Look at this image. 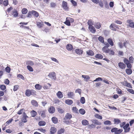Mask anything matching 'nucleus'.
<instances>
[{
    "label": "nucleus",
    "instance_id": "52",
    "mask_svg": "<svg viewBox=\"0 0 134 134\" xmlns=\"http://www.w3.org/2000/svg\"><path fill=\"white\" fill-rule=\"evenodd\" d=\"M80 102L82 104H84L85 102V99L84 97H82L80 98Z\"/></svg>",
    "mask_w": 134,
    "mask_h": 134
},
{
    "label": "nucleus",
    "instance_id": "57",
    "mask_svg": "<svg viewBox=\"0 0 134 134\" xmlns=\"http://www.w3.org/2000/svg\"><path fill=\"white\" fill-rule=\"evenodd\" d=\"M103 81L102 78L100 77H98L96 78V79L93 81V82L100 81Z\"/></svg>",
    "mask_w": 134,
    "mask_h": 134
},
{
    "label": "nucleus",
    "instance_id": "1",
    "mask_svg": "<svg viewBox=\"0 0 134 134\" xmlns=\"http://www.w3.org/2000/svg\"><path fill=\"white\" fill-rule=\"evenodd\" d=\"M120 126L121 128H123L125 133L129 132L131 130V128L129 127L130 126L129 123H126L125 121L123 122L120 124Z\"/></svg>",
    "mask_w": 134,
    "mask_h": 134
},
{
    "label": "nucleus",
    "instance_id": "9",
    "mask_svg": "<svg viewBox=\"0 0 134 134\" xmlns=\"http://www.w3.org/2000/svg\"><path fill=\"white\" fill-rule=\"evenodd\" d=\"M72 118V116L71 114L69 113H67L65 114V117L63 119V120H65L67 119H70Z\"/></svg>",
    "mask_w": 134,
    "mask_h": 134
},
{
    "label": "nucleus",
    "instance_id": "23",
    "mask_svg": "<svg viewBox=\"0 0 134 134\" xmlns=\"http://www.w3.org/2000/svg\"><path fill=\"white\" fill-rule=\"evenodd\" d=\"M104 52L105 53H109V55H114L115 54L114 52L112 49H109V51H108Z\"/></svg>",
    "mask_w": 134,
    "mask_h": 134
},
{
    "label": "nucleus",
    "instance_id": "40",
    "mask_svg": "<svg viewBox=\"0 0 134 134\" xmlns=\"http://www.w3.org/2000/svg\"><path fill=\"white\" fill-rule=\"evenodd\" d=\"M98 40L101 42L104 43V38L103 37L100 36L98 38Z\"/></svg>",
    "mask_w": 134,
    "mask_h": 134
},
{
    "label": "nucleus",
    "instance_id": "2",
    "mask_svg": "<svg viewBox=\"0 0 134 134\" xmlns=\"http://www.w3.org/2000/svg\"><path fill=\"white\" fill-rule=\"evenodd\" d=\"M105 45L104 47L102 48V50L103 52H104L108 51H109V49L108 48L110 47V45L108 43V42H104V43H103Z\"/></svg>",
    "mask_w": 134,
    "mask_h": 134
},
{
    "label": "nucleus",
    "instance_id": "20",
    "mask_svg": "<svg viewBox=\"0 0 134 134\" xmlns=\"http://www.w3.org/2000/svg\"><path fill=\"white\" fill-rule=\"evenodd\" d=\"M56 95L59 98H61L63 97V94L60 91H58Z\"/></svg>",
    "mask_w": 134,
    "mask_h": 134
},
{
    "label": "nucleus",
    "instance_id": "44",
    "mask_svg": "<svg viewBox=\"0 0 134 134\" xmlns=\"http://www.w3.org/2000/svg\"><path fill=\"white\" fill-rule=\"evenodd\" d=\"M123 131V129H118L117 128L116 134H120L122 133Z\"/></svg>",
    "mask_w": 134,
    "mask_h": 134
},
{
    "label": "nucleus",
    "instance_id": "45",
    "mask_svg": "<svg viewBox=\"0 0 134 134\" xmlns=\"http://www.w3.org/2000/svg\"><path fill=\"white\" fill-rule=\"evenodd\" d=\"M0 88L2 91H4L6 90V87L5 85H0Z\"/></svg>",
    "mask_w": 134,
    "mask_h": 134
},
{
    "label": "nucleus",
    "instance_id": "48",
    "mask_svg": "<svg viewBox=\"0 0 134 134\" xmlns=\"http://www.w3.org/2000/svg\"><path fill=\"white\" fill-rule=\"evenodd\" d=\"M58 112L60 114H62L64 112V110L60 108V107L57 108Z\"/></svg>",
    "mask_w": 134,
    "mask_h": 134
},
{
    "label": "nucleus",
    "instance_id": "17",
    "mask_svg": "<svg viewBox=\"0 0 134 134\" xmlns=\"http://www.w3.org/2000/svg\"><path fill=\"white\" fill-rule=\"evenodd\" d=\"M66 48L68 51H71L73 48V47L71 44H68L66 46Z\"/></svg>",
    "mask_w": 134,
    "mask_h": 134
},
{
    "label": "nucleus",
    "instance_id": "60",
    "mask_svg": "<svg viewBox=\"0 0 134 134\" xmlns=\"http://www.w3.org/2000/svg\"><path fill=\"white\" fill-rule=\"evenodd\" d=\"M45 112V110H43L42 111V113L41 114V116L43 118H45L46 116Z\"/></svg>",
    "mask_w": 134,
    "mask_h": 134
},
{
    "label": "nucleus",
    "instance_id": "31",
    "mask_svg": "<svg viewBox=\"0 0 134 134\" xmlns=\"http://www.w3.org/2000/svg\"><path fill=\"white\" fill-rule=\"evenodd\" d=\"M37 26L40 28H41L44 25L43 23L42 22H38L37 23Z\"/></svg>",
    "mask_w": 134,
    "mask_h": 134
},
{
    "label": "nucleus",
    "instance_id": "13",
    "mask_svg": "<svg viewBox=\"0 0 134 134\" xmlns=\"http://www.w3.org/2000/svg\"><path fill=\"white\" fill-rule=\"evenodd\" d=\"M88 29L90 32L92 33H95L96 31V29L93 26H89Z\"/></svg>",
    "mask_w": 134,
    "mask_h": 134
},
{
    "label": "nucleus",
    "instance_id": "38",
    "mask_svg": "<svg viewBox=\"0 0 134 134\" xmlns=\"http://www.w3.org/2000/svg\"><path fill=\"white\" fill-rule=\"evenodd\" d=\"M79 113L81 115H83L86 113L85 110L83 108H81L79 110Z\"/></svg>",
    "mask_w": 134,
    "mask_h": 134
},
{
    "label": "nucleus",
    "instance_id": "6",
    "mask_svg": "<svg viewBox=\"0 0 134 134\" xmlns=\"http://www.w3.org/2000/svg\"><path fill=\"white\" fill-rule=\"evenodd\" d=\"M127 22L129 24V26L131 28H134V22L131 19L128 20Z\"/></svg>",
    "mask_w": 134,
    "mask_h": 134
},
{
    "label": "nucleus",
    "instance_id": "32",
    "mask_svg": "<svg viewBox=\"0 0 134 134\" xmlns=\"http://www.w3.org/2000/svg\"><path fill=\"white\" fill-rule=\"evenodd\" d=\"M27 9L25 8H23L21 10V12L23 14H26L28 12Z\"/></svg>",
    "mask_w": 134,
    "mask_h": 134
},
{
    "label": "nucleus",
    "instance_id": "22",
    "mask_svg": "<svg viewBox=\"0 0 134 134\" xmlns=\"http://www.w3.org/2000/svg\"><path fill=\"white\" fill-rule=\"evenodd\" d=\"M65 103L68 105H70L73 103V102L72 100L68 99L65 100Z\"/></svg>",
    "mask_w": 134,
    "mask_h": 134
},
{
    "label": "nucleus",
    "instance_id": "15",
    "mask_svg": "<svg viewBox=\"0 0 134 134\" xmlns=\"http://www.w3.org/2000/svg\"><path fill=\"white\" fill-rule=\"evenodd\" d=\"M91 121L93 123H94L95 125H101V123L99 122L98 120L96 119H92L91 120Z\"/></svg>",
    "mask_w": 134,
    "mask_h": 134
},
{
    "label": "nucleus",
    "instance_id": "64",
    "mask_svg": "<svg viewBox=\"0 0 134 134\" xmlns=\"http://www.w3.org/2000/svg\"><path fill=\"white\" fill-rule=\"evenodd\" d=\"M104 33L105 36H107L109 34V31L105 30L104 31Z\"/></svg>",
    "mask_w": 134,
    "mask_h": 134
},
{
    "label": "nucleus",
    "instance_id": "5",
    "mask_svg": "<svg viewBox=\"0 0 134 134\" xmlns=\"http://www.w3.org/2000/svg\"><path fill=\"white\" fill-rule=\"evenodd\" d=\"M56 74L55 72L53 71L50 72L48 75V76L51 78L55 80L56 79Z\"/></svg>",
    "mask_w": 134,
    "mask_h": 134
},
{
    "label": "nucleus",
    "instance_id": "54",
    "mask_svg": "<svg viewBox=\"0 0 134 134\" xmlns=\"http://www.w3.org/2000/svg\"><path fill=\"white\" fill-rule=\"evenodd\" d=\"M26 64L28 65H30L32 66L34 65V63L31 60H28L26 62Z\"/></svg>",
    "mask_w": 134,
    "mask_h": 134
},
{
    "label": "nucleus",
    "instance_id": "4",
    "mask_svg": "<svg viewBox=\"0 0 134 134\" xmlns=\"http://www.w3.org/2000/svg\"><path fill=\"white\" fill-rule=\"evenodd\" d=\"M62 7L65 10H68L69 9L67 2L64 1L62 2Z\"/></svg>",
    "mask_w": 134,
    "mask_h": 134
},
{
    "label": "nucleus",
    "instance_id": "34",
    "mask_svg": "<svg viewBox=\"0 0 134 134\" xmlns=\"http://www.w3.org/2000/svg\"><path fill=\"white\" fill-rule=\"evenodd\" d=\"M82 77L84 78L86 81H87L90 79V77L87 75H82Z\"/></svg>",
    "mask_w": 134,
    "mask_h": 134
},
{
    "label": "nucleus",
    "instance_id": "14",
    "mask_svg": "<svg viewBox=\"0 0 134 134\" xmlns=\"http://www.w3.org/2000/svg\"><path fill=\"white\" fill-rule=\"evenodd\" d=\"M57 131V129L54 127H51L50 129V134H55Z\"/></svg>",
    "mask_w": 134,
    "mask_h": 134
},
{
    "label": "nucleus",
    "instance_id": "63",
    "mask_svg": "<svg viewBox=\"0 0 134 134\" xmlns=\"http://www.w3.org/2000/svg\"><path fill=\"white\" fill-rule=\"evenodd\" d=\"M13 119L12 118L8 120L5 123L6 125H8L11 123L13 120Z\"/></svg>",
    "mask_w": 134,
    "mask_h": 134
},
{
    "label": "nucleus",
    "instance_id": "16",
    "mask_svg": "<svg viewBox=\"0 0 134 134\" xmlns=\"http://www.w3.org/2000/svg\"><path fill=\"white\" fill-rule=\"evenodd\" d=\"M52 122L54 124H56L58 122V119L55 117H52L51 118Z\"/></svg>",
    "mask_w": 134,
    "mask_h": 134
},
{
    "label": "nucleus",
    "instance_id": "43",
    "mask_svg": "<svg viewBox=\"0 0 134 134\" xmlns=\"http://www.w3.org/2000/svg\"><path fill=\"white\" fill-rule=\"evenodd\" d=\"M104 3L105 8L107 9H109V7L107 1L106 0L104 2Z\"/></svg>",
    "mask_w": 134,
    "mask_h": 134
},
{
    "label": "nucleus",
    "instance_id": "49",
    "mask_svg": "<svg viewBox=\"0 0 134 134\" xmlns=\"http://www.w3.org/2000/svg\"><path fill=\"white\" fill-rule=\"evenodd\" d=\"M72 111L74 112L75 113L78 114L79 113L78 112V109L76 108V107H74L72 108Z\"/></svg>",
    "mask_w": 134,
    "mask_h": 134
},
{
    "label": "nucleus",
    "instance_id": "8",
    "mask_svg": "<svg viewBox=\"0 0 134 134\" xmlns=\"http://www.w3.org/2000/svg\"><path fill=\"white\" fill-rule=\"evenodd\" d=\"M11 14L14 17H16L18 16L19 13L18 11L15 9H14L12 11Z\"/></svg>",
    "mask_w": 134,
    "mask_h": 134
},
{
    "label": "nucleus",
    "instance_id": "10",
    "mask_svg": "<svg viewBox=\"0 0 134 134\" xmlns=\"http://www.w3.org/2000/svg\"><path fill=\"white\" fill-rule=\"evenodd\" d=\"M55 111V107L53 106H51L48 109L49 112L51 114L54 113Z\"/></svg>",
    "mask_w": 134,
    "mask_h": 134
},
{
    "label": "nucleus",
    "instance_id": "47",
    "mask_svg": "<svg viewBox=\"0 0 134 134\" xmlns=\"http://www.w3.org/2000/svg\"><path fill=\"white\" fill-rule=\"evenodd\" d=\"M94 117L100 120L102 119L103 118L102 115L97 114H96L94 115Z\"/></svg>",
    "mask_w": 134,
    "mask_h": 134
},
{
    "label": "nucleus",
    "instance_id": "61",
    "mask_svg": "<svg viewBox=\"0 0 134 134\" xmlns=\"http://www.w3.org/2000/svg\"><path fill=\"white\" fill-rule=\"evenodd\" d=\"M123 62L126 65V64H127L129 62V61L128 59L126 58H124V59H123Z\"/></svg>",
    "mask_w": 134,
    "mask_h": 134
},
{
    "label": "nucleus",
    "instance_id": "24",
    "mask_svg": "<svg viewBox=\"0 0 134 134\" xmlns=\"http://www.w3.org/2000/svg\"><path fill=\"white\" fill-rule=\"evenodd\" d=\"M95 57V58L99 59H101L103 58V56L101 54H97L96 55Z\"/></svg>",
    "mask_w": 134,
    "mask_h": 134
},
{
    "label": "nucleus",
    "instance_id": "39",
    "mask_svg": "<svg viewBox=\"0 0 134 134\" xmlns=\"http://www.w3.org/2000/svg\"><path fill=\"white\" fill-rule=\"evenodd\" d=\"M31 113L32 116L33 117H35L37 114L36 112L34 110H33L31 112Z\"/></svg>",
    "mask_w": 134,
    "mask_h": 134
},
{
    "label": "nucleus",
    "instance_id": "50",
    "mask_svg": "<svg viewBox=\"0 0 134 134\" xmlns=\"http://www.w3.org/2000/svg\"><path fill=\"white\" fill-rule=\"evenodd\" d=\"M125 85V86L128 87L132 88V85L131 83H130L127 82L126 81V85Z\"/></svg>",
    "mask_w": 134,
    "mask_h": 134
},
{
    "label": "nucleus",
    "instance_id": "11",
    "mask_svg": "<svg viewBox=\"0 0 134 134\" xmlns=\"http://www.w3.org/2000/svg\"><path fill=\"white\" fill-rule=\"evenodd\" d=\"M75 52L77 54L81 55L83 54V51L81 49L77 48L75 50Z\"/></svg>",
    "mask_w": 134,
    "mask_h": 134
},
{
    "label": "nucleus",
    "instance_id": "29",
    "mask_svg": "<svg viewBox=\"0 0 134 134\" xmlns=\"http://www.w3.org/2000/svg\"><path fill=\"white\" fill-rule=\"evenodd\" d=\"M35 87L37 90H40L42 88V86L38 84H37L35 85Z\"/></svg>",
    "mask_w": 134,
    "mask_h": 134
},
{
    "label": "nucleus",
    "instance_id": "36",
    "mask_svg": "<svg viewBox=\"0 0 134 134\" xmlns=\"http://www.w3.org/2000/svg\"><path fill=\"white\" fill-rule=\"evenodd\" d=\"M65 129L64 128H61L57 132V134H62L64 132Z\"/></svg>",
    "mask_w": 134,
    "mask_h": 134
},
{
    "label": "nucleus",
    "instance_id": "25",
    "mask_svg": "<svg viewBox=\"0 0 134 134\" xmlns=\"http://www.w3.org/2000/svg\"><path fill=\"white\" fill-rule=\"evenodd\" d=\"M125 72L127 75H130L132 74V71L131 69H127L125 70Z\"/></svg>",
    "mask_w": 134,
    "mask_h": 134
},
{
    "label": "nucleus",
    "instance_id": "35",
    "mask_svg": "<svg viewBox=\"0 0 134 134\" xmlns=\"http://www.w3.org/2000/svg\"><path fill=\"white\" fill-rule=\"evenodd\" d=\"M103 124L105 125H110L112 124V123L110 121L106 120L104 121Z\"/></svg>",
    "mask_w": 134,
    "mask_h": 134
},
{
    "label": "nucleus",
    "instance_id": "26",
    "mask_svg": "<svg viewBox=\"0 0 134 134\" xmlns=\"http://www.w3.org/2000/svg\"><path fill=\"white\" fill-rule=\"evenodd\" d=\"M68 17L66 18L65 21L64 22V23L66 25L69 26H71V24L69 20L68 19Z\"/></svg>",
    "mask_w": 134,
    "mask_h": 134
},
{
    "label": "nucleus",
    "instance_id": "7",
    "mask_svg": "<svg viewBox=\"0 0 134 134\" xmlns=\"http://www.w3.org/2000/svg\"><path fill=\"white\" fill-rule=\"evenodd\" d=\"M119 68L122 69H125L126 67V65L123 62H120L118 63Z\"/></svg>",
    "mask_w": 134,
    "mask_h": 134
},
{
    "label": "nucleus",
    "instance_id": "37",
    "mask_svg": "<svg viewBox=\"0 0 134 134\" xmlns=\"http://www.w3.org/2000/svg\"><path fill=\"white\" fill-rule=\"evenodd\" d=\"M31 90L27 89L26 90L25 93V95L27 97H29L31 96Z\"/></svg>",
    "mask_w": 134,
    "mask_h": 134
},
{
    "label": "nucleus",
    "instance_id": "21",
    "mask_svg": "<svg viewBox=\"0 0 134 134\" xmlns=\"http://www.w3.org/2000/svg\"><path fill=\"white\" fill-rule=\"evenodd\" d=\"M81 123L84 126L87 125L89 124L88 121L86 119L83 120L81 121Z\"/></svg>",
    "mask_w": 134,
    "mask_h": 134
},
{
    "label": "nucleus",
    "instance_id": "55",
    "mask_svg": "<svg viewBox=\"0 0 134 134\" xmlns=\"http://www.w3.org/2000/svg\"><path fill=\"white\" fill-rule=\"evenodd\" d=\"M27 69L30 72H32L34 70L29 65H28L27 66Z\"/></svg>",
    "mask_w": 134,
    "mask_h": 134
},
{
    "label": "nucleus",
    "instance_id": "51",
    "mask_svg": "<svg viewBox=\"0 0 134 134\" xmlns=\"http://www.w3.org/2000/svg\"><path fill=\"white\" fill-rule=\"evenodd\" d=\"M70 2L72 3V5L74 7H76L77 6V3L74 0H71Z\"/></svg>",
    "mask_w": 134,
    "mask_h": 134
},
{
    "label": "nucleus",
    "instance_id": "46",
    "mask_svg": "<svg viewBox=\"0 0 134 134\" xmlns=\"http://www.w3.org/2000/svg\"><path fill=\"white\" fill-rule=\"evenodd\" d=\"M32 10L31 11H29L28 12L26 15V17L28 18H31L32 17Z\"/></svg>",
    "mask_w": 134,
    "mask_h": 134
},
{
    "label": "nucleus",
    "instance_id": "30",
    "mask_svg": "<svg viewBox=\"0 0 134 134\" xmlns=\"http://www.w3.org/2000/svg\"><path fill=\"white\" fill-rule=\"evenodd\" d=\"M32 15L34 16L37 17L39 16V13L37 11L32 10Z\"/></svg>",
    "mask_w": 134,
    "mask_h": 134
},
{
    "label": "nucleus",
    "instance_id": "58",
    "mask_svg": "<svg viewBox=\"0 0 134 134\" xmlns=\"http://www.w3.org/2000/svg\"><path fill=\"white\" fill-rule=\"evenodd\" d=\"M134 59L132 56L129 57V63H133Z\"/></svg>",
    "mask_w": 134,
    "mask_h": 134
},
{
    "label": "nucleus",
    "instance_id": "19",
    "mask_svg": "<svg viewBox=\"0 0 134 134\" xmlns=\"http://www.w3.org/2000/svg\"><path fill=\"white\" fill-rule=\"evenodd\" d=\"M4 72L5 71L8 73H10L11 70L10 68L8 66H7L5 69L4 67H3L1 69Z\"/></svg>",
    "mask_w": 134,
    "mask_h": 134
},
{
    "label": "nucleus",
    "instance_id": "59",
    "mask_svg": "<svg viewBox=\"0 0 134 134\" xmlns=\"http://www.w3.org/2000/svg\"><path fill=\"white\" fill-rule=\"evenodd\" d=\"M116 91L117 93L118 94H121L122 93V91L119 88H116Z\"/></svg>",
    "mask_w": 134,
    "mask_h": 134
},
{
    "label": "nucleus",
    "instance_id": "62",
    "mask_svg": "<svg viewBox=\"0 0 134 134\" xmlns=\"http://www.w3.org/2000/svg\"><path fill=\"white\" fill-rule=\"evenodd\" d=\"M17 77L18 78L22 79L23 80H24L25 78L24 76L21 74H19L18 75Z\"/></svg>",
    "mask_w": 134,
    "mask_h": 134
},
{
    "label": "nucleus",
    "instance_id": "41",
    "mask_svg": "<svg viewBox=\"0 0 134 134\" xmlns=\"http://www.w3.org/2000/svg\"><path fill=\"white\" fill-rule=\"evenodd\" d=\"M67 95L69 98H71L74 96V94L73 92H69L67 93Z\"/></svg>",
    "mask_w": 134,
    "mask_h": 134
},
{
    "label": "nucleus",
    "instance_id": "3",
    "mask_svg": "<svg viewBox=\"0 0 134 134\" xmlns=\"http://www.w3.org/2000/svg\"><path fill=\"white\" fill-rule=\"evenodd\" d=\"M29 118L25 112H23V115L21 119V121L23 123H26L27 122V118Z\"/></svg>",
    "mask_w": 134,
    "mask_h": 134
},
{
    "label": "nucleus",
    "instance_id": "27",
    "mask_svg": "<svg viewBox=\"0 0 134 134\" xmlns=\"http://www.w3.org/2000/svg\"><path fill=\"white\" fill-rule=\"evenodd\" d=\"M46 124V122L43 121H40L38 122V125L40 126H44Z\"/></svg>",
    "mask_w": 134,
    "mask_h": 134
},
{
    "label": "nucleus",
    "instance_id": "12",
    "mask_svg": "<svg viewBox=\"0 0 134 134\" xmlns=\"http://www.w3.org/2000/svg\"><path fill=\"white\" fill-rule=\"evenodd\" d=\"M113 121L114 122V124H119L121 123V121L120 119L118 118H114L113 119Z\"/></svg>",
    "mask_w": 134,
    "mask_h": 134
},
{
    "label": "nucleus",
    "instance_id": "56",
    "mask_svg": "<svg viewBox=\"0 0 134 134\" xmlns=\"http://www.w3.org/2000/svg\"><path fill=\"white\" fill-rule=\"evenodd\" d=\"M87 24L89 26H92V25H93V23L91 20H89L87 22Z\"/></svg>",
    "mask_w": 134,
    "mask_h": 134
},
{
    "label": "nucleus",
    "instance_id": "42",
    "mask_svg": "<svg viewBox=\"0 0 134 134\" xmlns=\"http://www.w3.org/2000/svg\"><path fill=\"white\" fill-rule=\"evenodd\" d=\"M94 26L96 29H99L101 27V25L100 23L99 22H97L94 25Z\"/></svg>",
    "mask_w": 134,
    "mask_h": 134
},
{
    "label": "nucleus",
    "instance_id": "33",
    "mask_svg": "<svg viewBox=\"0 0 134 134\" xmlns=\"http://www.w3.org/2000/svg\"><path fill=\"white\" fill-rule=\"evenodd\" d=\"M31 103L32 105L35 107H37L38 106L37 102L35 100H32L31 101Z\"/></svg>",
    "mask_w": 134,
    "mask_h": 134
},
{
    "label": "nucleus",
    "instance_id": "18",
    "mask_svg": "<svg viewBox=\"0 0 134 134\" xmlns=\"http://www.w3.org/2000/svg\"><path fill=\"white\" fill-rule=\"evenodd\" d=\"M86 53L88 56H92L94 55L93 52L92 50L90 49L86 51Z\"/></svg>",
    "mask_w": 134,
    "mask_h": 134
},
{
    "label": "nucleus",
    "instance_id": "53",
    "mask_svg": "<svg viewBox=\"0 0 134 134\" xmlns=\"http://www.w3.org/2000/svg\"><path fill=\"white\" fill-rule=\"evenodd\" d=\"M3 4L5 6H7L9 4V2L8 0H4L3 1Z\"/></svg>",
    "mask_w": 134,
    "mask_h": 134
},
{
    "label": "nucleus",
    "instance_id": "28",
    "mask_svg": "<svg viewBox=\"0 0 134 134\" xmlns=\"http://www.w3.org/2000/svg\"><path fill=\"white\" fill-rule=\"evenodd\" d=\"M107 42L111 46H113L114 44L112 39L111 38H109L107 39Z\"/></svg>",
    "mask_w": 134,
    "mask_h": 134
}]
</instances>
